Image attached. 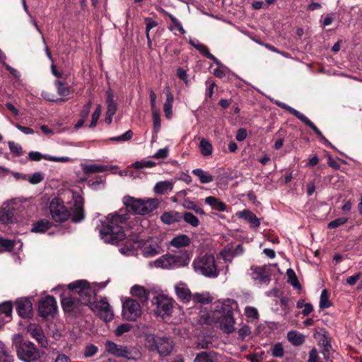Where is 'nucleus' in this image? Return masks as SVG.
Masks as SVG:
<instances>
[{
    "instance_id": "nucleus-1",
    "label": "nucleus",
    "mask_w": 362,
    "mask_h": 362,
    "mask_svg": "<svg viewBox=\"0 0 362 362\" xmlns=\"http://www.w3.org/2000/svg\"><path fill=\"white\" fill-rule=\"evenodd\" d=\"M129 218V215L119 210L109 214L100 221L97 226L101 239L106 243L116 244L126 237L124 225Z\"/></svg>"
},
{
    "instance_id": "nucleus-2",
    "label": "nucleus",
    "mask_w": 362,
    "mask_h": 362,
    "mask_svg": "<svg viewBox=\"0 0 362 362\" xmlns=\"http://www.w3.org/2000/svg\"><path fill=\"white\" fill-rule=\"evenodd\" d=\"M127 211L135 214L145 215L150 214L158 206V200L156 198L136 199L125 196L122 199Z\"/></svg>"
},
{
    "instance_id": "nucleus-3",
    "label": "nucleus",
    "mask_w": 362,
    "mask_h": 362,
    "mask_svg": "<svg viewBox=\"0 0 362 362\" xmlns=\"http://www.w3.org/2000/svg\"><path fill=\"white\" fill-rule=\"evenodd\" d=\"M193 267L197 273L209 278H216L220 273L215 257L212 255L196 258L193 262Z\"/></svg>"
},
{
    "instance_id": "nucleus-4",
    "label": "nucleus",
    "mask_w": 362,
    "mask_h": 362,
    "mask_svg": "<svg viewBox=\"0 0 362 362\" xmlns=\"http://www.w3.org/2000/svg\"><path fill=\"white\" fill-rule=\"evenodd\" d=\"M152 304L155 307L153 312L156 315L162 318L171 315L173 308V300L164 294H156L152 298Z\"/></svg>"
},
{
    "instance_id": "nucleus-5",
    "label": "nucleus",
    "mask_w": 362,
    "mask_h": 362,
    "mask_svg": "<svg viewBox=\"0 0 362 362\" xmlns=\"http://www.w3.org/2000/svg\"><path fill=\"white\" fill-rule=\"evenodd\" d=\"M214 322L219 324V327L226 333L234 332L235 320L232 311L229 308H223V310H216L212 314Z\"/></svg>"
},
{
    "instance_id": "nucleus-6",
    "label": "nucleus",
    "mask_w": 362,
    "mask_h": 362,
    "mask_svg": "<svg viewBox=\"0 0 362 362\" xmlns=\"http://www.w3.org/2000/svg\"><path fill=\"white\" fill-rule=\"evenodd\" d=\"M275 104L278 105L279 107L286 110V111L289 112L291 114L296 117L298 119H300L302 122H303L305 124L310 127L313 132L320 137L321 141L326 146L334 148V146L332 145V144L322 135L320 130L303 114L300 112L299 111L295 110L294 108L291 107V106L286 105V103H284L280 101H276Z\"/></svg>"
},
{
    "instance_id": "nucleus-7",
    "label": "nucleus",
    "mask_w": 362,
    "mask_h": 362,
    "mask_svg": "<svg viewBox=\"0 0 362 362\" xmlns=\"http://www.w3.org/2000/svg\"><path fill=\"white\" fill-rule=\"evenodd\" d=\"M19 359L25 362H33L40 358V353L30 341H23L16 345Z\"/></svg>"
},
{
    "instance_id": "nucleus-8",
    "label": "nucleus",
    "mask_w": 362,
    "mask_h": 362,
    "mask_svg": "<svg viewBox=\"0 0 362 362\" xmlns=\"http://www.w3.org/2000/svg\"><path fill=\"white\" fill-rule=\"evenodd\" d=\"M187 264L186 259L181 256L165 255L150 263L151 267L162 268L165 269H174Z\"/></svg>"
},
{
    "instance_id": "nucleus-9",
    "label": "nucleus",
    "mask_w": 362,
    "mask_h": 362,
    "mask_svg": "<svg viewBox=\"0 0 362 362\" xmlns=\"http://www.w3.org/2000/svg\"><path fill=\"white\" fill-rule=\"evenodd\" d=\"M49 211L53 220L57 223L66 221L70 217V213L58 198H54L49 203Z\"/></svg>"
},
{
    "instance_id": "nucleus-10",
    "label": "nucleus",
    "mask_w": 362,
    "mask_h": 362,
    "mask_svg": "<svg viewBox=\"0 0 362 362\" xmlns=\"http://www.w3.org/2000/svg\"><path fill=\"white\" fill-rule=\"evenodd\" d=\"M68 288L78 293L84 303L90 301V298L95 295L94 291L85 280H78L72 282L69 284Z\"/></svg>"
},
{
    "instance_id": "nucleus-11",
    "label": "nucleus",
    "mask_w": 362,
    "mask_h": 362,
    "mask_svg": "<svg viewBox=\"0 0 362 362\" xmlns=\"http://www.w3.org/2000/svg\"><path fill=\"white\" fill-rule=\"evenodd\" d=\"M141 315L139 303L134 299H127L122 305V315L127 320H136Z\"/></svg>"
},
{
    "instance_id": "nucleus-12",
    "label": "nucleus",
    "mask_w": 362,
    "mask_h": 362,
    "mask_svg": "<svg viewBox=\"0 0 362 362\" xmlns=\"http://www.w3.org/2000/svg\"><path fill=\"white\" fill-rule=\"evenodd\" d=\"M142 255L145 257H152L163 252L162 240L158 238H152L145 241L141 247Z\"/></svg>"
},
{
    "instance_id": "nucleus-13",
    "label": "nucleus",
    "mask_w": 362,
    "mask_h": 362,
    "mask_svg": "<svg viewBox=\"0 0 362 362\" xmlns=\"http://www.w3.org/2000/svg\"><path fill=\"white\" fill-rule=\"evenodd\" d=\"M69 194L71 195L74 205L71 207V220L73 222L78 223L84 218L83 214V198L76 192H69Z\"/></svg>"
},
{
    "instance_id": "nucleus-14",
    "label": "nucleus",
    "mask_w": 362,
    "mask_h": 362,
    "mask_svg": "<svg viewBox=\"0 0 362 362\" xmlns=\"http://www.w3.org/2000/svg\"><path fill=\"white\" fill-rule=\"evenodd\" d=\"M16 204V199H12L3 204L0 209V228L1 226L13 222Z\"/></svg>"
},
{
    "instance_id": "nucleus-15",
    "label": "nucleus",
    "mask_w": 362,
    "mask_h": 362,
    "mask_svg": "<svg viewBox=\"0 0 362 362\" xmlns=\"http://www.w3.org/2000/svg\"><path fill=\"white\" fill-rule=\"evenodd\" d=\"M90 308L105 322H109L113 318V311L109 303L105 300L92 303Z\"/></svg>"
},
{
    "instance_id": "nucleus-16",
    "label": "nucleus",
    "mask_w": 362,
    "mask_h": 362,
    "mask_svg": "<svg viewBox=\"0 0 362 362\" xmlns=\"http://www.w3.org/2000/svg\"><path fill=\"white\" fill-rule=\"evenodd\" d=\"M57 302L54 297L47 296L42 299L39 304V313L43 317L52 315L57 312Z\"/></svg>"
},
{
    "instance_id": "nucleus-17",
    "label": "nucleus",
    "mask_w": 362,
    "mask_h": 362,
    "mask_svg": "<svg viewBox=\"0 0 362 362\" xmlns=\"http://www.w3.org/2000/svg\"><path fill=\"white\" fill-rule=\"evenodd\" d=\"M105 349L109 354L114 356L127 358H131V351L127 346L117 344L113 341H107L105 342Z\"/></svg>"
},
{
    "instance_id": "nucleus-18",
    "label": "nucleus",
    "mask_w": 362,
    "mask_h": 362,
    "mask_svg": "<svg viewBox=\"0 0 362 362\" xmlns=\"http://www.w3.org/2000/svg\"><path fill=\"white\" fill-rule=\"evenodd\" d=\"M16 310L21 317H29L33 312L32 303L28 298H20L16 301Z\"/></svg>"
},
{
    "instance_id": "nucleus-19",
    "label": "nucleus",
    "mask_w": 362,
    "mask_h": 362,
    "mask_svg": "<svg viewBox=\"0 0 362 362\" xmlns=\"http://www.w3.org/2000/svg\"><path fill=\"white\" fill-rule=\"evenodd\" d=\"M28 158L31 160L39 161L41 159H45L47 160L53 161V162H62L66 163L71 161V158L66 156L62 157H56L52 156L47 154L42 155L40 152L37 151H31L28 154Z\"/></svg>"
},
{
    "instance_id": "nucleus-20",
    "label": "nucleus",
    "mask_w": 362,
    "mask_h": 362,
    "mask_svg": "<svg viewBox=\"0 0 362 362\" xmlns=\"http://www.w3.org/2000/svg\"><path fill=\"white\" fill-rule=\"evenodd\" d=\"M173 348V341L170 338L161 337L158 340L156 351L161 356H165L172 352Z\"/></svg>"
},
{
    "instance_id": "nucleus-21",
    "label": "nucleus",
    "mask_w": 362,
    "mask_h": 362,
    "mask_svg": "<svg viewBox=\"0 0 362 362\" xmlns=\"http://www.w3.org/2000/svg\"><path fill=\"white\" fill-rule=\"evenodd\" d=\"M27 330L30 336L35 339L41 346H46L47 345L42 329L39 325L30 324L28 325Z\"/></svg>"
},
{
    "instance_id": "nucleus-22",
    "label": "nucleus",
    "mask_w": 362,
    "mask_h": 362,
    "mask_svg": "<svg viewBox=\"0 0 362 362\" xmlns=\"http://www.w3.org/2000/svg\"><path fill=\"white\" fill-rule=\"evenodd\" d=\"M252 270L253 279L259 281L261 284L269 281V272L266 267H252Z\"/></svg>"
},
{
    "instance_id": "nucleus-23",
    "label": "nucleus",
    "mask_w": 362,
    "mask_h": 362,
    "mask_svg": "<svg viewBox=\"0 0 362 362\" xmlns=\"http://www.w3.org/2000/svg\"><path fill=\"white\" fill-rule=\"evenodd\" d=\"M164 91L166 94V100L163 105L164 113L168 119H171L173 115V103L174 97L168 87H166Z\"/></svg>"
},
{
    "instance_id": "nucleus-24",
    "label": "nucleus",
    "mask_w": 362,
    "mask_h": 362,
    "mask_svg": "<svg viewBox=\"0 0 362 362\" xmlns=\"http://www.w3.org/2000/svg\"><path fill=\"white\" fill-rule=\"evenodd\" d=\"M174 183L170 180L158 182L153 187V191L157 194H165L171 192Z\"/></svg>"
},
{
    "instance_id": "nucleus-25",
    "label": "nucleus",
    "mask_w": 362,
    "mask_h": 362,
    "mask_svg": "<svg viewBox=\"0 0 362 362\" xmlns=\"http://www.w3.org/2000/svg\"><path fill=\"white\" fill-rule=\"evenodd\" d=\"M160 219L163 223L170 225L180 222L182 220V215L175 211H166L161 215Z\"/></svg>"
},
{
    "instance_id": "nucleus-26",
    "label": "nucleus",
    "mask_w": 362,
    "mask_h": 362,
    "mask_svg": "<svg viewBox=\"0 0 362 362\" xmlns=\"http://www.w3.org/2000/svg\"><path fill=\"white\" fill-rule=\"evenodd\" d=\"M238 216L240 218H243L250 223L252 227H258L260 224L259 220L255 214L249 210H243L238 213Z\"/></svg>"
},
{
    "instance_id": "nucleus-27",
    "label": "nucleus",
    "mask_w": 362,
    "mask_h": 362,
    "mask_svg": "<svg viewBox=\"0 0 362 362\" xmlns=\"http://www.w3.org/2000/svg\"><path fill=\"white\" fill-rule=\"evenodd\" d=\"M175 292L177 297L183 301H189L191 298V293L187 285L184 284H178L175 286Z\"/></svg>"
},
{
    "instance_id": "nucleus-28",
    "label": "nucleus",
    "mask_w": 362,
    "mask_h": 362,
    "mask_svg": "<svg viewBox=\"0 0 362 362\" xmlns=\"http://www.w3.org/2000/svg\"><path fill=\"white\" fill-rule=\"evenodd\" d=\"M205 203L209 205L212 209L218 211H224L226 210V205L224 202L218 200L215 197L209 196L205 199Z\"/></svg>"
},
{
    "instance_id": "nucleus-29",
    "label": "nucleus",
    "mask_w": 362,
    "mask_h": 362,
    "mask_svg": "<svg viewBox=\"0 0 362 362\" xmlns=\"http://www.w3.org/2000/svg\"><path fill=\"white\" fill-rule=\"evenodd\" d=\"M81 168L85 174L103 173L108 170L107 166L98 164H83Z\"/></svg>"
},
{
    "instance_id": "nucleus-30",
    "label": "nucleus",
    "mask_w": 362,
    "mask_h": 362,
    "mask_svg": "<svg viewBox=\"0 0 362 362\" xmlns=\"http://www.w3.org/2000/svg\"><path fill=\"white\" fill-rule=\"evenodd\" d=\"M192 173L199 178L200 182L202 184L210 183L214 180L213 175L201 168L194 169Z\"/></svg>"
},
{
    "instance_id": "nucleus-31",
    "label": "nucleus",
    "mask_w": 362,
    "mask_h": 362,
    "mask_svg": "<svg viewBox=\"0 0 362 362\" xmlns=\"http://www.w3.org/2000/svg\"><path fill=\"white\" fill-rule=\"evenodd\" d=\"M190 243L189 238L186 235H180L172 239L170 244L171 246L179 248L186 247Z\"/></svg>"
},
{
    "instance_id": "nucleus-32",
    "label": "nucleus",
    "mask_w": 362,
    "mask_h": 362,
    "mask_svg": "<svg viewBox=\"0 0 362 362\" xmlns=\"http://www.w3.org/2000/svg\"><path fill=\"white\" fill-rule=\"evenodd\" d=\"M52 226V222L47 219H42L36 222L31 230L34 233H45Z\"/></svg>"
},
{
    "instance_id": "nucleus-33",
    "label": "nucleus",
    "mask_w": 362,
    "mask_h": 362,
    "mask_svg": "<svg viewBox=\"0 0 362 362\" xmlns=\"http://www.w3.org/2000/svg\"><path fill=\"white\" fill-rule=\"evenodd\" d=\"M288 340L295 346L301 345L305 341L303 334L296 331H290L287 334Z\"/></svg>"
},
{
    "instance_id": "nucleus-34",
    "label": "nucleus",
    "mask_w": 362,
    "mask_h": 362,
    "mask_svg": "<svg viewBox=\"0 0 362 362\" xmlns=\"http://www.w3.org/2000/svg\"><path fill=\"white\" fill-rule=\"evenodd\" d=\"M12 314V305L10 302H5L0 304V318L8 322Z\"/></svg>"
},
{
    "instance_id": "nucleus-35",
    "label": "nucleus",
    "mask_w": 362,
    "mask_h": 362,
    "mask_svg": "<svg viewBox=\"0 0 362 362\" xmlns=\"http://www.w3.org/2000/svg\"><path fill=\"white\" fill-rule=\"evenodd\" d=\"M160 337H157L151 334H146L145 337V346L151 351H156L158 340Z\"/></svg>"
},
{
    "instance_id": "nucleus-36",
    "label": "nucleus",
    "mask_w": 362,
    "mask_h": 362,
    "mask_svg": "<svg viewBox=\"0 0 362 362\" xmlns=\"http://www.w3.org/2000/svg\"><path fill=\"white\" fill-rule=\"evenodd\" d=\"M107 110L106 113L109 114L110 116H113L117 110V106L114 101V95L110 89L107 91Z\"/></svg>"
},
{
    "instance_id": "nucleus-37",
    "label": "nucleus",
    "mask_w": 362,
    "mask_h": 362,
    "mask_svg": "<svg viewBox=\"0 0 362 362\" xmlns=\"http://www.w3.org/2000/svg\"><path fill=\"white\" fill-rule=\"evenodd\" d=\"M194 362H217L216 354L214 352H202L196 356Z\"/></svg>"
},
{
    "instance_id": "nucleus-38",
    "label": "nucleus",
    "mask_w": 362,
    "mask_h": 362,
    "mask_svg": "<svg viewBox=\"0 0 362 362\" xmlns=\"http://www.w3.org/2000/svg\"><path fill=\"white\" fill-rule=\"evenodd\" d=\"M199 147L202 156L207 157L212 154L213 146L209 140L202 138Z\"/></svg>"
},
{
    "instance_id": "nucleus-39",
    "label": "nucleus",
    "mask_w": 362,
    "mask_h": 362,
    "mask_svg": "<svg viewBox=\"0 0 362 362\" xmlns=\"http://www.w3.org/2000/svg\"><path fill=\"white\" fill-rule=\"evenodd\" d=\"M131 293L133 296L137 297L141 302H146L148 300V293L143 286H134L131 288Z\"/></svg>"
},
{
    "instance_id": "nucleus-40",
    "label": "nucleus",
    "mask_w": 362,
    "mask_h": 362,
    "mask_svg": "<svg viewBox=\"0 0 362 362\" xmlns=\"http://www.w3.org/2000/svg\"><path fill=\"white\" fill-rule=\"evenodd\" d=\"M16 244V240L0 238V252L12 251Z\"/></svg>"
},
{
    "instance_id": "nucleus-41",
    "label": "nucleus",
    "mask_w": 362,
    "mask_h": 362,
    "mask_svg": "<svg viewBox=\"0 0 362 362\" xmlns=\"http://www.w3.org/2000/svg\"><path fill=\"white\" fill-rule=\"evenodd\" d=\"M197 49L204 57L213 60L217 65H221V62L209 52L207 47L204 45L197 42Z\"/></svg>"
},
{
    "instance_id": "nucleus-42",
    "label": "nucleus",
    "mask_w": 362,
    "mask_h": 362,
    "mask_svg": "<svg viewBox=\"0 0 362 362\" xmlns=\"http://www.w3.org/2000/svg\"><path fill=\"white\" fill-rule=\"evenodd\" d=\"M182 219L192 227H198L200 224L198 218L189 212L184 213L182 216Z\"/></svg>"
},
{
    "instance_id": "nucleus-43",
    "label": "nucleus",
    "mask_w": 362,
    "mask_h": 362,
    "mask_svg": "<svg viewBox=\"0 0 362 362\" xmlns=\"http://www.w3.org/2000/svg\"><path fill=\"white\" fill-rule=\"evenodd\" d=\"M331 306L329 299V293L326 289L322 291L320 298V308L321 309L327 308Z\"/></svg>"
},
{
    "instance_id": "nucleus-44",
    "label": "nucleus",
    "mask_w": 362,
    "mask_h": 362,
    "mask_svg": "<svg viewBox=\"0 0 362 362\" xmlns=\"http://www.w3.org/2000/svg\"><path fill=\"white\" fill-rule=\"evenodd\" d=\"M182 206L187 209L194 211L196 214H198L200 215L205 214L204 210L202 208H200L199 206H198L197 205H196L194 202H192L191 201L185 200L183 202Z\"/></svg>"
},
{
    "instance_id": "nucleus-45",
    "label": "nucleus",
    "mask_w": 362,
    "mask_h": 362,
    "mask_svg": "<svg viewBox=\"0 0 362 362\" xmlns=\"http://www.w3.org/2000/svg\"><path fill=\"white\" fill-rule=\"evenodd\" d=\"M286 275L288 279V282H290L293 287L297 288L298 289L301 288L299 282L298 281L296 274L292 269H287Z\"/></svg>"
},
{
    "instance_id": "nucleus-46",
    "label": "nucleus",
    "mask_w": 362,
    "mask_h": 362,
    "mask_svg": "<svg viewBox=\"0 0 362 362\" xmlns=\"http://www.w3.org/2000/svg\"><path fill=\"white\" fill-rule=\"evenodd\" d=\"M272 355L274 357L280 358L284 356V350L281 343H277L273 345L271 348Z\"/></svg>"
},
{
    "instance_id": "nucleus-47",
    "label": "nucleus",
    "mask_w": 362,
    "mask_h": 362,
    "mask_svg": "<svg viewBox=\"0 0 362 362\" xmlns=\"http://www.w3.org/2000/svg\"><path fill=\"white\" fill-rule=\"evenodd\" d=\"M74 304L75 300L73 298L69 297L62 298V305L65 311L69 312L72 310Z\"/></svg>"
},
{
    "instance_id": "nucleus-48",
    "label": "nucleus",
    "mask_w": 362,
    "mask_h": 362,
    "mask_svg": "<svg viewBox=\"0 0 362 362\" xmlns=\"http://www.w3.org/2000/svg\"><path fill=\"white\" fill-rule=\"evenodd\" d=\"M12 356L6 351L4 344L0 341V362H11Z\"/></svg>"
},
{
    "instance_id": "nucleus-49",
    "label": "nucleus",
    "mask_w": 362,
    "mask_h": 362,
    "mask_svg": "<svg viewBox=\"0 0 362 362\" xmlns=\"http://www.w3.org/2000/svg\"><path fill=\"white\" fill-rule=\"evenodd\" d=\"M132 328V326L129 323H123L119 325L115 331L116 336H122L124 333L129 332Z\"/></svg>"
},
{
    "instance_id": "nucleus-50",
    "label": "nucleus",
    "mask_w": 362,
    "mask_h": 362,
    "mask_svg": "<svg viewBox=\"0 0 362 362\" xmlns=\"http://www.w3.org/2000/svg\"><path fill=\"white\" fill-rule=\"evenodd\" d=\"M55 86L57 87V93L61 96H67L70 91L69 88L66 87L64 83L60 81H55Z\"/></svg>"
},
{
    "instance_id": "nucleus-51",
    "label": "nucleus",
    "mask_w": 362,
    "mask_h": 362,
    "mask_svg": "<svg viewBox=\"0 0 362 362\" xmlns=\"http://www.w3.org/2000/svg\"><path fill=\"white\" fill-rule=\"evenodd\" d=\"M101 110L102 107L100 105H98L95 110L94 112L92 114L91 116V122L90 124V127L93 128L96 126L98 120L101 114Z\"/></svg>"
},
{
    "instance_id": "nucleus-52",
    "label": "nucleus",
    "mask_w": 362,
    "mask_h": 362,
    "mask_svg": "<svg viewBox=\"0 0 362 362\" xmlns=\"http://www.w3.org/2000/svg\"><path fill=\"white\" fill-rule=\"evenodd\" d=\"M98 351V349L96 346L93 344L87 345L83 351V355L85 357H92Z\"/></svg>"
},
{
    "instance_id": "nucleus-53",
    "label": "nucleus",
    "mask_w": 362,
    "mask_h": 362,
    "mask_svg": "<svg viewBox=\"0 0 362 362\" xmlns=\"http://www.w3.org/2000/svg\"><path fill=\"white\" fill-rule=\"evenodd\" d=\"M8 146L10 151L15 153L16 156H21L23 154V149L20 144L14 141H8Z\"/></svg>"
},
{
    "instance_id": "nucleus-54",
    "label": "nucleus",
    "mask_w": 362,
    "mask_h": 362,
    "mask_svg": "<svg viewBox=\"0 0 362 362\" xmlns=\"http://www.w3.org/2000/svg\"><path fill=\"white\" fill-rule=\"evenodd\" d=\"M132 166L136 169H141L144 168H152L155 166V163L153 161H136L132 164Z\"/></svg>"
},
{
    "instance_id": "nucleus-55",
    "label": "nucleus",
    "mask_w": 362,
    "mask_h": 362,
    "mask_svg": "<svg viewBox=\"0 0 362 362\" xmlns=\"http://www.w3.org/2000/svg\"><path fill=\"white\" fill-rule=\"evenodd\" d=\"M264 353L262 351L256 352L247 356V358L250 362H260L264 359Z\"/></svg>"
},
{
    "instance_id": "nucleus-56",
    "label": "nucleus",
    "mask_w": 362,
    "mask_h": 362,
    "mask_svg": "<svg viewBox=\"0 0 362 362\" xmlns=\"http://www.w3.org/2000/svg\"><path fill=\"white\" fill-rule=\"evenodd\" d=\"M153 122L155 132H158L160 127V115L158 110H152Z\"/></svg>"
},
{
    "instance_id": "nucleus-57",
    "label": "nucleus",
    "mask_w": 362,
    "mask_h": 362,
    "mask_svg": "<svg viewBox=\"0 0 362 362\" xmlns=\"http://www.w3.org/2000/svg\"><path fill=\"white\" fill-rule=\"evenodd\" d=\"M132 136H133V132L131 130H128L123 134H122L119 136L112 137L110 139L112 141H126L131 139Z\"/></svg>"
},
{
    "instance_id": "nucleus-58",
    "label": "nucleus",
    "mask_w": 362,
    "mask_h": 362,
    "mask_svg": "<svg viewBox=\"0 0 362 362\" xmlns=\"http://www.w3.org/2000/svg\"><path fill=\"white\" fill-rule=\"evenodd\" d=\"M245 313L248 318L252 320H256L258 317V311L253 307H246L245 309Z\"/></svg>"
},
{
    "instance_id": "nucleus-59",
    "label": "nucleus",
    "mask_w": 362,
    "mask_h": 362,
    "mask_svg": "<svg viewBox=\"0 0 362 362\" xmlns=\"http://www.w3.org/2000/svg\"><path fill=\"white\" fill-rule=\"evenodd\" d=\"M44 177L42 173L37 172L33 174L32 176L29 177L27 180L33 185H36L42 181Z\"/></svg>"
},
{
    "instance_id": "nucleus-60",
    "label": "nucleus",
    "mask_w": 362,
    "mask_h": 362,
    "mask_svg": "<svg viewBox=\"0 0 362 362\" xmlns=\"http://www.w3.org/2000/svg\"><path fill=\"white\" fill-rule=\"evenodd\" d=\"M228 71V69L223 66L221 63V65H218V68L214 69V74L218 78H223L225 76L226 72Z\"/></svg>"
},
{
    "instance_id": "nucleus-61",
    "label": "nucleus",
    "mask_w": 362,
    "mask_h": 362,
    "mask_svg": "<svg viewBox=\"0 0 362 362\" xmlns=\"http://www.w3.org/2000/svg\"><path fill=\"white\" fill-rule=\"evenodd\" d=\"M346 221H347V218H344V217L335 219L329 223L328 228H337V227L344 224L345 223H346Z\"/></svg>"
},
{
    "instance_id": "nucleus-62",
    "label": "nucleus",
    "mask_w": 362,
    "mask_h": 362,
    "mask_svg": "<svg viewBox=\"0 0 362 362\" xmlns=\"http://www.w3.org/2000/svg\"><path fill=\"white\" fill-rule=\"evenodd\" d=\"M251 333L250 329L248 326L245 325L238 330V339L244 340L246 337L249 336Z\"/></svg>"
},
{
    "instance_id": "nucleus-63",
    "label": "nucleus",
    "mask_w": 362,
    "mask_h": 362,
    "mask_svg": "<svg viewBox=\"0 0 362 362\" xmlns=\"http://www.w3.org/2000/svg\"><path fill=\"white\" fill-rule=\"evenodd\" d=\"M144 21L146 23V35H148L150 30L157 26L158 23L151 18H146Z\"/></svg>"
},
{
    "instance_id": "nucleus-64",
    "label": "nucleus",
    "mask_w": 362,
    "mask_h": 362,
    "mask_svg": "<svg viewBox=\"0 0 362 362\" xmlns=\"http://www.w3.org/2000/svg\"><path fill=\"white\" fill-rule=\"evenodd\" d=\"M169 149L168 148L159 149L153 156L156 159H163L168 157Z\"/></svg>"
}]
</instances>
